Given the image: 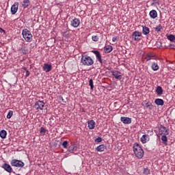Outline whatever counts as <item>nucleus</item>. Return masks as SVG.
Masks as SVG:
<instances>
[{
	"mask_svg": "<svg viewBox=\"0 0 175 175\" xmlns=\"http://www.w3.org/2000/svg\"><path fill=\"white\" fill-rule=\"evenodd\" d=\"M133 151L135 157L139 158V159L143 158L144 155V151L142 148V146L139 144H135L133 146Z\"/></svg>",
	"mask_w": 175,
	"mask_h": 175,
	"instance_id": "1",
	"label": "nucleus"
},
{
	"mask_svg": "<svg viewBox=\"0 0 175 175\" xmlns=\"http://www.w3.org/2000/svg\"><path fill=\"white\" fill-rule=\"evenodd\" d=\"M81 62L84 66H91V65H94V59L87 55H82Z\"/></svg>",
	"mask_w": 175,
	"mask_h": 175,
	"instance_id": "2",
	"label": "nucleus"
},
{
	"mask_svg": "<svg viewBox=\"0 0 175 175\" xmlns=\"http://www.w3.org/2000/svg\"><path fill=\"white\" fill-rule=\"evenodd\" d=\"M23 38L26 42H31L32 40V33L28 29H24L22 31Z\"/></svg>",
	"mask_w": 175,
	"mask_h": 175,
	"instance_id": "3",
	"label": "nucleus"
},
{
	"mask_svg": "<svg viewBox=\"0 0 175 175\" xmlns=\"http://www.w3.org/2000/svg\"><path fill=\"white\" fill-rule=\"evenodd\" d=\"M11 165L12 166H14L15 167H24V162L17 160V159H13L11 161Z\"/></svg>",
	"mask_w": 175,
	"mask_h": 175,
	"instance_id": "4",
	"label": "nucleus"
},
{
	"mask_svg": "<svg viewBox=\"0 0 175 175\" xmlns=\"http://www.w3.org/2000/svg\"><path fill=\"white\" fill-rule=\"evenodd\" d=\"M44 102L42 100H38L35 103L34 108L36 110H43V107H44Z\"/></svg>",
	"mask_w": 175,
	"mask_h": 175,
	"instance_id": "5",
	"label": "nucleus"
},
{
	"mask_svg": "<svg viewBox=\"0 0 175 175\" xmlns=\"http://www.w3.org/2000/svg\"><path fill=\"white\" fill-rule=\"evenodd\" d=\"M159 133L160 135H169V132L167 131V129H166V127L163 126H160L159 129Z\"/></svg>",
	"mask_w": 175,
	"mask_h": 175,
	"instance_id": "6",
	"label": "nucleus"
},
{
	"mask_svg": "<svg viewBox=\"0 0 175 175\" xmlns=\"http://www.w3.org/2000/svg\"><path fill=\"white\" fill-rule=\"evenodd\" d=\"M18 10V2H15L13 5L11 7V13L12 14H16Z\"/></svg>",
	"mask_w": 175,
	"mask_h": 175,
	"instance_id": "7",
	"label": "nucleus"
},
{
	"mask_svg": "<svg viewBox=\"0 0 175 175\" xmlns=\"http://www.w3.org/2000/svg\"><path fill=\"white\" fill-rule=\"evenodd\" d=\"M112 75L117 80H121L122 79V75H121V72L114 70L111 71Z\"/></svg>",
	"mask_w": 175,
	"mask_h": 175,
	"instance_id": "8",
	"label": "nucleus"
},
{
	"mask_svg": "<svg viewBox=\"0 0 175 175\" xmlns=\"http://www.w3.org/2000/svg\"><path fill=\"white\" fill-rule=\"evenodd\" d=\"M141 36H142V33L139 31H135L133 33L132 38L133 39H134V40H135L136 42H138V40H140V38H139Z\"/></svg>",
	"mask_w": 175,
	"mask_h": 175,
	"instance_id": "9",
	"label": "nucleus"
},
{
	"mask_svg": "<svg viewBox=\"0 0 175 175\" xmlns=\"http://www.w3.org/2000/svg\"><path fill=\"white\" fill-rule=\"evenodd\" d=\"M2 167H3V169H4V170L8 172V173H12V166H10V165H9L8 163H4L2 165Z\"/></svg>",
	"mask_w": 175,
	"mask_h": 175,
	"instance_id": "10",
	"label": "nucleus"
},
{
	"mask_svg": "<svg viewBox=\"0 0 175 175\" xmlns=\"http://www.w3.org/2000/svg\"><path fill=\"white\" fill-rule=\"evenodd\" d=\"M71 25L74 27V28H77V27L80 25V21L78 18H75L71 21Z\"/></svg>",
	"mask_w": 175,
	"mask_h": 175,
	"instance_id": "11",
	"label": "nucleus"
},
{
	"mask_svg": "<svg viewBox=\"0 0 175 175\" xmlns=\"http://www.w3.org/2000/svg\"><path fill=\"white\" fill-rule=\"evenodd\" d=\"M42 69L44 72L49 73V72H50L52 69L51 64H44Z\"/></svg>",
	"mask_w": 175,
	"mask_h": 175,
	"instance_id": "12",
	"label": "nucleus"
},
{
	"mask_svg": "<svg viewBox=\"0 0 175 175\" xmlns=\"http://www.w3.org/2000/svg\"><path fill=\"white\" fill-rule=\"evenodd\" d=\"M122 122H123V124H131V122H132V119H131V118H128V117H121L120 118Z\"/></svg>",
	"mask_w": 175,
	"mask_h": 175,
	"instance_id": "13",
	"label": "nucleus"
},
{
	"mask_svg": "<svg viewBox=\"0 0 175 175\" xmlns=\"http://www.w3.org/2000/svg\"><path fill=\"white\" fill-rule=\"evenodd\" d=\"M149 16L151 18H157L158 17V13L155 10H152L150 12Z\"/></svg>",
	"mask_w": 175,
	"mask_h": 175,
	"instance_id": "14",
	"label": "nucleus"
},
{
	"mask_svg": "<svg viewBox=\"0 0 175 175\" xmlns=\"http://www.w3.org/2000/svg\"><path fill=\"white\" fill-rule=\"evenodd\" d=\"M68 152H73V151H77V145L72 144L68 148Z\"/></svg>",
	"mask_w": 175,
	"mask_h": 175,
	"instance_id": "15",
	"label": "nucleus"
},
{
	"mask_svg": "<svg viewBox=\"0 0 175 175\" xmlns=\"http://www.w3.org/2000/svg\"><path fill=\"white\" fill-rule=\"evenodd\" d=\"M94 54H95L98 61H99L100 64H102V56L100 55V53L98 51H94Z\"/></svg>",
	"mask_w": 175,
	"mask_h": 175,
	"instance_id": "16",
	"label": "nucleus"
},
{
	"mask_svg": "<svg viewBox=\"0 0 175 175\" xmlns=\"http://www.w3.org/2000/svg\"><path fill=\"white\" fill-rule=\"evenodd\" d=\"M148 140H150V136L148 135H144L142 137H141V142L142 143L144 144V143H147V142H148Z\"/></svg>",
	"mask_w": 175,
	"mask_h": 175,
	"instance_id": "17",
	"label": "nucleus"
},
{
	"mask_svg": "<svg viewBox=\"0 0 175 175\" xmlns=\"http://www.w3.org/2000/svg\"><path fill=\"white\" fill-rule=\"evenodd\" d=\"M106 150V146L102 144L98 146L96 148V150L98 151V152H103Z\"/></svg>",
	"mask_w": 175,
	"mask_h": 175,
	"instance_id": "18",
	"label": "nucleus"
},
{
	"mask_svg": "<svg viewBox=\"0 0 175 175\" xmlns=\"http://www.w3.org/2000/svg\"><path fill=\"white\" fill-rule=\"evenodd\" d=\"M154 103L156 105H157V106H163L165 102L163 101V100L161 99V98H157L154 100Z\"/></svg>",
	"mask_w": 175,
	"mask_h": 175,
	"instance_id": "19",
	"label": "nucleus"
},
{
	"mask_svg": "<svg viewBox=\"0 0 175 175\" xmlns=\"http://www.w3.org/2000/svg\"><path fill=\"white\" fill-rule=\"evenodd\" d=\"M89 129H94L95 128V122L92 120L88 122Z\"/></svg>",
	"mask_w": 175,
	"mask_h": 175,
	"instance_id": "20",
	"label": "nucleus"
},
{
	"mask_svg": "<svg viewBox=\"0 0 175 175\" xmlns=\"http://www.w3.org/2000/svg\"><path fill=\"white\" fill-rule=\"evenodd\" d=\"M152 70L157 71L159 69V66H158V63L152 62L151 66Z\"/></svg>",
	"mask_w": 175,
	"mask_h": 175,
	"instance_id": "21",
	"label": "nucleus"
},
{
	"mask_svg": "<svg viewBox=\"0 0 175 175\" xmlns=\"http://www.w3.org/2000/svg\"><path fill=\"white\" fill-rule=\"evenodd\" d=\"M156 92L157 95H162V94H163V90H162V87L158 86L156 89Z\"/></svg>",
	"mask_w": 175,
	"mask_h": 175,
	"instance_id": "22",
	"label": "nucleus"
},
{
	"mask_svg": "<svg viewBox=\"0 0 175 175\" xmlns=\"http://www.w3.org/2000/svg\"><path fill=\"white\" fill-rule=\"evenodd\" d=\"M8 135V133L5 130H2L0 131V137L1 139H6V135Z\"/></svg>",
	"mask_w": 175,
	"mask_h": 175,
	"instance_id": "23",
	"label": "nucleus"
},
{
	"mask_svg": "<svg viewBox=\"0 0 175 175\" xmlns=\"http://www.w3.org/2000/svg\"><path fill=\"white\" fill-rule=\"evenodd\" d=\"M29 0H24L22 3V6L25 9L26 8H28V6H29Z\"/></svg>",
	"mask_w": 175,
	"mask_h": 175,
	"instance_id": "24",
	"label": "nucleus"
},
{
	"mask_svg": "<svg viewBox=\"0 0 175 175\" xmlns=\"http://www.w3.org/2000/svg\"><path fill=\"white\" fill-rule=\"evenodd\" d=\"M142 32L144 35H148V33H150V29H148L147 27H144Z\"/></svg>",
	"mask_w": 175,
	"mask_h": 175,
	"instance_id": "25",
	"label": "nucleus"
},
{
	"mask_svg": "<svg viewBox=\"0 0 175 175\" xmlns=\"http://www.w3.org/2000/svg\"><path fill=\"white\" fill-rule=\"evenodd\" d=\"M105 50L106 53H111V51H113V46L108 45L105 47Z\"/></svg>",
	"mask_w": 175,
	"mask_h": 175,
	"instance_id": "26",
	"label": "nucleus"
},
{
	"mask_svg": "<svg viewBox=\"0 0 175 175\" xmlns=\"http://www.w3.org/2000/svg\"><path fill=\"white\" fill-rule=\"evenodd\" d=\"M161 140H162L163 144H165V146L167 145V137H166V135H163L161 137Z\"/></svg>",
	"mask_w": 175,
	"mask_h": 175,
	"instance_id": "27",
	"label": "nucleus"
},
{
	"mask_svg": "<svg viewBox=\"0 0 175 175\" xmlns=\"http://www.w3.org/2000/svg\"><path fill=\"white\" fill-rule=\"evenodd\" d=\"M168 40H170V42H175V36L174 35H170L167 36Z\"/></svg>",
	"mask_w": 175,
	"mask_h": 175,
	"instance_id": "28",
	"label": "nucleus"
},
{
	"mask_svg": "<svg viewBox=\"0 0 175 175\" xmlns=\"http://www.w3.org/2000/svg\"><path fill=\"white\" fill-rule=\"evenodd\" d=\"M144 174H146V175L150 174V169H148V167H146L144 169Z\"/></svg>",
	"mask_w": 175,
	"mask_h": 175,
	"instance_id": "29",
	"label": "nucleus"
},
{
	"mask_svg": "<svg viewBox=\"0 0 175 175\" xmlns=\"http://www.w3.org/2000/svg\"><path fill=\"white\" fill-rule=\"evenodd\" d=\"M92 39L94 42H98V40H99V36H92Z\"/></svg>",
	"mask_w": 175,
	"mask_h": 175,
	"instance_id": "30",
	"label": "nucleus"
},
{
	"mask_svg": "<svg viewBox=\"0 0 175 175\" xmlns=\"http://www.w3.org/2000/svg\"><path fill=\"white\" fill-rule=\"evenodd\" d=\"M89 85H90L91 90H94V81L92 79L89 81Z\"/></svg>",
	"mask_w": 175,
	"mask_h": 175,
	"instance_id": "31",
	"label": "nucleus"
},
{
	"mask_svg": "<svg viewBox=\"0 0 175 175\" xmlns=\"http://www.w3.org/2000/svg\"><path fill=\"white\" fill-rule=\"evenodd\" d=\"M13 116V111H10L7 115V118L10 119Z\"/></svg>",
	"mask_w": 175,
	"mask_h": 175,
	"instance_id": "32",
	"label": "nucleus"
},
{
	"mask_svg": "<svg viewBox=\"0 0 175 175\" xmlns=\"http://www.w3.org/2000/svg\"><path fill=\"white\" fill-rule=\"evenodd\" d=\"M156 32H159L161 31V29H162V26L161 25H159V26H157L155 28H154Z\"/></svg>",
	"mask_w": 175,
	"mask_h": 175,
	"instance_id": "33",
	"label": "nucleus"
},
{
	"mask_svg": "<svg viewBox=\"0 0 175 175\" xmlns=\"http://www.w3.org/2000/svg\"><path fill=\"white\" fill-rule=\"evenodd\" d=\"M68 141H64L62 143V146H63L64 148H68Z\"/></svg>",
	"mask_w": 175,
	"mask_h": 175,
	"instance_id": "34",
	"label": "nucleus"
},
{
	"mask_svg": "<svg viewBox=\"0 0 175 175\" xmlns=\"http://www.w3.org/2000/svg\"><path fill=\"white\" fill-rule=\"evenodd\" d=\"M40 133L41 135H44V133H46V129L43 127H41Z\"/></svg>",
	"mask_w": 175,
	"mask_h": 175,
	"instance_id": "35",
	"label": "nucleus"
},
{
	"mask_svg": "<svg viewBox=\"0 0 175 175\" xmlns=\"http://www.w3.org/2000/svg\"><path fill=\"white\" fill-rule=\"evenodd\" d=\"M95 142H97V143H100V142H102V137H98L95 139Z\"/></svg>",
	"mask_w": 175,
	"mask_h": 175,
	"instance_id": "36",
	"label": "nucleus"
},
{
	"mask_svg": "<svg viewBox=\"0 0 175 175\" xmlns=\"http://www.w3.org/2000/svg\"><path fill=\"white\" fill-rule=\"evenodd\" d=\"M157 45L159 47H162V42L161 41H159V42H157Z\"/></svg>",
	"mask_w": 175,
	"mask_h": 175,
	"instance_id": "37",
	"label": "nucleus"
},
{
	"mask_svg": "<svg viewBox=\"0 0 175 175\" xmlns=\"http://www.w3.org/2000/svg\"><path fill=\"white\" fill-rule=\"evenodd\" d=\"M150 106H151L150 103H147L146 104V107H147V109H151Z\"/></svg>",
	"mask_w": 175,
	"mask_h": 175,
	"instance_id": "38",
	"label": "nucleus"
},
{
	"mask_svg": "<svg viewBox=\"0 0 175 175\" xmlns=\"http://www.w3.org/2000/svg\"><path fill=\"white\" fill-rule=\"evenodd\" d=\"M169 47H170V49H175V45H172V44H170Z\"/></svg>",
	"mask_w": 175,
	"mask_h": 175,
	"instance_id": "39",
	"label": "nucleus"
},
{
	"mask_svg": "<svg viewBox=\"0 0 175 175\" xmlns=\"http://www.w3.org/2000/svg\"><path fill=\"white\" fill-rule=\"evenodd\" d=\"M29 75H30V72H29V70H27L26 71V77H28V76H29Z\"/></svg>",
	"mask_w": 175,
	"mask_h": 175,
	"instance_id": "40",
	"label": "nucleus"
},
{
	"mask_svg": "<svg viewBox=\"0 0 175 175\" xmlns=\"http://www.w3.org/2000/svg\"><path fill=\"white\" fill-rule=\"evenodd\" d=\"M116 40H117V38L113 37V38H112V41H113V42H116Z\"/></svg>",
	"mask_w": 175,
	"mask_h": 175,
	"instance_id": "41",
	"label": "nucleus"
},
{
	"mask_svg": "<svg viewBox=\"0 0 175 175\" xmlns=\"http://www.w3.org/2000/svg\"><path fill=\"white\" fill-rule=\"evenodd\" d=\"M150 59H151V57L150 56H148L147 58H146V61H150Z\"/></svg>",
	"mask_w": 175,
	"mask_h": 175,
	"instance_id": "42",
	"label": "nucleus"
},
{
	"mask_svg": "<svg viewBox=\"0 0 175 175\" xmlns=\"http://www.w3.org/2000/svg\"><path fill=\"white\" fill-rule=\"evenodd\" d=\"M23 69L24 70H25V72H27V70H28V69H27L26 67H23Z\"/></svg>",
	"mask_w": 175,
	"mask_h": 175,
	"instance_id": "43",
	"label": "nucleus"
},
{
	"mask_svg": "<svg viewBox=\"0 0 175 175\" xmlns=\"http://www.w3.org/2000/svg\"><path fill=\"white\" fill-rule=\"evenodd\" d=\"M3 31V29H2V28H0V32Z\"/></svg>",
	"mask_w": 175,
	"mask_h": 175,
	"instance_id": "44",
	"label": "nucleus"
},
{
	"mask_svg": "<svg viewBox=\"0 0 175 175\" xmlns=\"http://www.w3.org/2000/svg\"><path fill=\"white\" fill-rule=\"evenodd\" d=\"M62 100H64V98H62Z\"/></svg>",
	"mask_w": 175,
	"mask_h": 175,
	"instance_id": "45",
	"label": "nucleus"
}]
</instances>
